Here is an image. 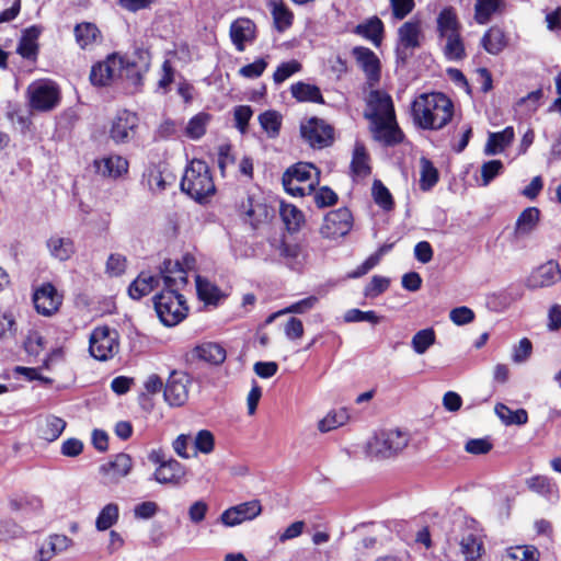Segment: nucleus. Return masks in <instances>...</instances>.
Returning a JSON list of instances; mask_svg holds the SVG:
<instances>
[{
	"instance_id": "0e129e2a",
	"label": "nucleus",
	"mask_w": 561,
	"mask_h": 561,
	"mask_svg": "<svg viewBox=\"0 0 561 561\" xmlns=\"http://www.w3.org/2000/svg\"><path fill=\"white\" fill-rule=\"evenodd\" d=\"M313 202L319 208L329 207L337 202L336 193L329 186H321L313 190Z\"/></svg>"
},
{
	"instance_id": "de8ad7c7",
	"label": "nucleus",
	"mask_w": 561,
	"mask_h": 561,
	"mask_svg": "<svg viewBox=\"0 0 561 561\" xmlns=\"http://www.w3.org/2000/svg\"><path fill=\"white\" fill-rule=\"evenodd\" d=\"M348 419L350 415L346 409L333 410L319 421L318 428L320 432L327 433L346 424Z\"/></svg>"
},
{
	"instance_id": "c9c22d12",
	"label": "nucleus",
	"mask_w": 561,
	"mask_h": 561,
	"mask_svg": "<svg viewBox=\"0 0 561 561\" xmlns=\"http://www.w3.org/2000/svg\"><path fill=\"white\" fill-rule=\"evenodd\" d=\"M270 5L275 30L279 33L288 30L294 23L291 10L285 4L284 0H271Z\"/></svg>"
},
{
	"instance_id": "4468645a",
	"label": "nucleus",
	"mask_w": 561,
	"mask_h": 561,
	"mask_svg": "<svg viewBox=\"0 0 561 561\" xmlns=\"http://www.w3.org/2000/svg\"><path fill=\"white\" fill-rule=\"evenodd\" d=\"M353 218L351 211L343 207L325 215L320 232L323 238L337 239L346 236L352 229Z\"/></svg>"
},
{
	"instance_id": "473e14b6",
	"label": "nucleus",
	"mask_w": 561,
	"mask_h": 561,
	"mask_svg": "<svg viewBox=\"0 0 561 561\" xmlns=\"http://www.w3.org/2000/svg\"><path fill=\"white\" fill-rule=\"evenodd\" d=\"M66 422L55 415H48L37 422V434L46 442L56 440L64 432Z\"/></svg>"
},
{
	"instance_id": "e433bc0d",
	"label": "nucleus",
	"mask_w": 561,
	"mask_h": 561,
	"mask_svg": "<svg viewBox=\"0 0 561 561\" xmlns=\"http://www.w3.org/2000/svg\"><path fill=\"white\" fill-rule=\"evenodd\" d=\"M507 45L504 31L499 26H491L481 38V46L491 55L500 54Z\"/></svg>"
},
{
	"instance_id": "2eb2a0df",
	"label": "nucleus",
	"mask_w": 561,
	"mask_h": 561,
	"mask_svg": "<svg viewBox=\"0 0 561 561\" xmlns=\"http://www.w3.org/2000/svg\"><path fill=\"white\" fill-rule=\"evenodd\" d=\"M263 507L259 500H251L225 510L219 519L226 527H236L251 522L262 514Z\"/></svg>"
},
{
	"instance_id": "8fccbe9b",
	"label": "nucleus",
	"mask_w": 561,
	"mask_h": 561,
	"mask_svg": "<svg viewBox=\"0 0 561 561\" xmlns=\"http://www.w3.org/2000/svg\"><path fill=\"white\" fill-rule=\"evenodd\" d=\"M436 342V333L432 328H426L423 330L417 331L412 340H411V346L413 351L422 355L426 353V351L433 346Z\"/></svg>"
},
{
	"instance_id": "79ce46f5",
	"label": "nucleus",
	"mask_w": 561,
	"mask_h": 561,
	"mask_svg": "<svg viewBox=\"0 0 561 561\" xmlns=\"http://www.w3.org/2000/svg\"><path fill=\"white\" fill-rule=\"evenodd\" d=\"M459 546L466 561H478L484 551L482 540L471 533L462 536Z\"/></svg>"
},
{
	"instance_id": "58836bf2",
	"label": "nucleus",
	"mask_w": 561,
	"mask_h": 561,
	"mask_svg": "<svg viewBox=\"0 0 561 561\" xmlns=\"http://www.w3.org/2000/svg\"><path fill=\"white\" fill-rule=\"evenodd\" d=\"M502 561H539L540 552L531 545L513 546L504 550Z\"/></svg>"
},
{
	"instance_id": "a18cd8bd",
	"label": "nucleus",
	"mask_w": 561,
	"mask_h": 561,
	"mask_svg": "<svg viewBox=\"0 0 561 561\" xmlns=\"http://www.w3.org/2000/svg\"><path fill=\"white\" fill-rule=\"evenodd\" d=\"M73 32L76 42L82 49L95 43L98 36L100 35V30L95 24L90 22H82L77 24Z\"/></svg>"
},
{
	"instance_id": "2f4dec72",
	"label": "nucleus",
	"mask_w": 561,
	"mask_h": 561,
	"mask_svg": "<svg viewBox=\"0 0 561 561\" xmlns=\"http://www.w3.org/2000/svg\"><path fill=\"white\" fill-rule=\"evenodd\" d=\"M39 34L41 31L36 26L25 28L16 48L18 54L25 59L35 60L38 55L37 39Z\"/></svg>"
},
{
	"instance_id": "774afa93",
	"label": "nucleus",
	"mask_w": 561,
	"mask_h": 561,
	"mask_svg": "<svg viewBox=\"0 0 561 561\" xmlns=\"http://www.w3.org/2000/svg\"><path fill=\"white\" fill-rule=\"evenodd\" d=\"M268 62L265 58H257L251 64H248L239 69V75L243 78L255 79L263 75L267 68Z\"/></svg>"
},
{
	"instance_id": "5701e85b",
	"label": "nucleus",
	"mask_w": 561,
	"mask_h": 561,
	"mask_svg": "<svg viewBox=\"0 0 561 561\" xmlns=\"http://www.w3.org/2000/svg\"><path fill=\"white\" fill-rule=\"evenodd\" d=\"M161 277L167 291L179 293L187 283L186 271L179 261H164Z\"/></svg>"
},
{
	"instance_id": "f257e3e1",
	"label": "nucleus",
	"mask_w": 561,
	"mask_h": 561,
	"mask_svg": "<svg viewBox=\"0 0 561 561\" xmlns=\"http://www.w3.org/2000/svg\"><path fill=\"white\" fill-rule=\"evenodd\" d=\"M414 125L424 130H439L454 116V103L443 92L422 93L411 105Z\"/></svg>"
},
{
	"instance_id": "864d4df0",
	"label": "nucleus",
	"mask_w": 561,
	"mask_h": 561,
	"mask_svg": "<svg viewBox=\"0 0 561 561\" xmlns=\"http://www.w3.org/2000/svg\"><path fill=\"white\" fill-rule=\"evenodd\" d=\"M444 49L445 57L448 60H462L466 57L465 44L460 33L446 36Z\"/></svg>"
},
{
	"instance_id": "7c9ffc66",
	"label": "nucleus",
	"mask_w": 561,
	"mask_h": 561,
	"mask_svg": "<svg viewBox=\"0 0 561 561\" xmlns=\"http://www.w3.org/2000/svg\"><path fill=\"white\" fill-rule=\"evenodd\" d=\"M226 355V350L220 344L213 342L202 343L193 350V356L211 365L224 363Z\"/></svg>"
},
{
	"instance_id": "7ed1b4c3",
	"label": "nucleus",
	"mask_w": 561,
	"mask_h": 561,
	"mask_svg": "<svg viewBox=\"0 0 561 561\" xmlns=\"http://www.w3.org/2000/svg\"><path fill=\"white\" fill-rule=\"evenodd\" d=\"M181 190L196 202H204L215 193V183L206 162L193 159L185 169Z\"/></svg>"
},
{
	"instance_id": "aec40b11",
	"label": "nucleus",
	"mask_w": 561,
	"mask_h": 561,
	"mask_svg": "<svg viewBox=\"0 0 561 561\" xmlns=\"http://www.w3.org/2000/svg\"><path fill=\"white\" fill-rule=\"evenodd\" d=\"M139 117L136 113L123 110L115 116L110 130L113 140L134 139L138 136Z\"/></svg>"
},
{
	"instance_id": "412c9836",
	"label": "nucleus",
	"mask_w": 561,
	"mask_h": 561,
	"mask_svg": "<svg viewBox=\"0 0 561 561\" xmlns=\"http://www.w3.org/2000/svg\"><path fill=\"white\" fill-rule=\"evenodd\" d=\"M93 167L99 175L111 180H117L128 172V161L117 154L95 159Z\"/></svg>"
},
{
	"instance_id": "393cba45",
	"label": "nucleus",
	"mask_w": 561,
	"mask_h": 561,
	"mask_svg": "<svg viewBox=\"0 0 561 561\" xmlns=\"http://www.w3.org/2000/svg\"><path fill=\"white\" fill-rule=\"evenodd\" d=\"M144 176L153 194L162 193L175 181V176L163 164L150 165Z\"/></svg>"
},
{
	"instance_id": "052dcab7",
	"label": "nucleus",
	"mask_w": 561,
	"mask_h": 561,
	"mask_svg": "<svg viewBox=\"0 0 561 561\" xmlns=\"http://www.w3.org/2000/svg\"><path fill=\"white\" fill-rule=\"evenodd\" d=\"M373 196L377 205L385 210H390L393 207V199L389 190L379 180L373 183Z\"/></svg>"
},
{
	"instance_id": "6e6d98bb",
	"label": "nucleus",
	"mask_w": 561,
	"mask_h": 561,
	"mask_svg": "<svg viewBox=\"0 0 561 561\" xmlns=\"http://www.w3.org/2000/svg\"><path fill=\"white\" fill-rule=\"evenodd\" d=\"M196 290L199 299L207 304H216L220 298L218 287L199 275L196 276Z\"/></svg>"
},
{
	"instance_id": "c85d7f7f",
	"label": "nucleus",
	"mask_w": 561,
	"mask_h": 561,
	"mask_svg": "<svg viewBox=\"0 0 561 561\" xmlns=\"http://www.w3.org/2000/svg\"><path fill=\"white\" fill-rule=\"evenodd\" d=\"M437 32L439 37H446L450 34H457L461 31L457 12L454 7L448 5L440 10L436 19Z\"/></svg>"
},
{
	"instance_id": "423d86ee",
	"label": "nucleus",
	"mask_w": 561,
	"mask_h": 561,
	"mask_svg": "<svg viewBox=\"0 0 561 561\" xmlns=\"http://www.w3.org/2000/svg\"><path fill=\"white\" fill-rule=\"evenodd\" d=\"M28 104L38 112H49L56 108L61 101L60 89L49 79L37 80L27 88Z\"/></svg>"
},
{
	"instance_id": "69168bd1",
	"label": "nucleus",
	"mask_w": 561,
	"mask_h": 561,
	"mask_svg": "<svg viewBox=\"0 0 561 561\" xmlns=\"http://www.w3.org/2000/svg\"><path fill=\"white\" fill-rule=\"evenodd\" d=\"M279 256L284 260V262L290 266L294 267L299 261L300 256V248L299 245L295 243H286L280 242L278 248Z\"/></svg>"
},
{
	"instance_id": "ddd939ff",
	"label": "nucleus",
	"mask_w": 561,
	"mask_h": 561,
	"mask_svg": "<svg viewBox=\"0 0 561 561\" xmlns=\"http://www.w3.org/2000/svg\"><path fill=\"white\" fill-rule=\"evenodd\" d=\"M190 376L180 370H173L163 388V397L170 407H182L188 399Z\"/></svg>"
},
{
	"instance_id": "ea45409f",
	"label": "nucleus",
	"mask_w": 561,
	"mask_h": 561,
	"mask_svg": "<svg viewBox=\"0 0 561 561\" xmlns=\"http://www.w3.org/2000/svg\"><path fill=\"white\" fill-rule=\"evenodd\" d=\"M159 284V278L142 272L138 277L129 285L128 294L133 299H140L144 296L150 294L156 286Z\"/></svg>"
},
{
	"instance_id": "0eeeda50",
	"label": "nucleus",
	"mask_w": 561,
	"mask_h": 561,
	"mask_svg": "<svg viewBox=\"0 0 561 561\" xmlns=\"http://www.w3.org/2000/svg\"><path fill=\"white\" fill-rule=\"evenodd\" d=\"M153 304L158 318L165 327L176 325L186 317L187 308L179 293L164 290L154 297Z\"/></svg>"
},
{
	"instance_id": "39448f33",
	"label": "nucleus",
	"mask_w": 561,
	"mask_h": 561,
	"mask_svg": "<svg viewBox=\"0 0 561 561\" xmlns=\"http://www.w3.org/2000/svg\"><path fill=\"white\" fill-rule=\"evenodd\" d=\"M237 208L242 219L254 229L266 226L274 216V209L259 190L250 191L242 196Z\"/></svg>"
},
{
	"instance_id": "6e6552de",
	"label": "nucleus",
	"mask_w": 561,
	"mask_h": 561,
	"mask_svg": "<svg viewBox=\"0 0 561 561\" xmlns=\"http://www.w3.org/2000/svg\"><path fill=\"white\" fill-rule=\"evenodd\" d=\"M89 351L101 362L113 358L119 351L118 332L108 327L95 328L90 334Z\"/></svg>"
},
{
	"instance_id": "5fc2aeb1",
	"label": "nucleus",
	"mask_w": 561,
	"mask_h": 561,
	"mask_svg": "<svg viewBox=\"0 0 561 561\" xmlns=\"http://www.w3.org/2000/svg\"><path fill=\"white\" fill-rule=\"evenodd\" d=\"M119 508L115 503L106 504L99 513L95 527L100 531L110 529L118 519Z\"/></svg>"
},
{
	"instance_id": "4be33fe9",
	"label": "nucleus",
	"mask_w": 561,
	"mask_h": 561,
	"mask_svg": "<svg viewBox=\"0 0 561 561\" xmlns=\"http://www.w3.org/2000/svg\"><path fill=\"white\" fill-rule=\"evenodd\" d=\"M230 37L238 51L245 49L247 43H253L256 39V25L249 18H239L230 25Z\"/></svg>"
},
{
	"instance_id": "e2e57ef3",
	"label": "nucleus",
	"mask_w": 561,
	"mask_h": 561,
	"mask_svg": "<svg viewBox=\"0 0 561 561\" xmlns=\"http://www.w3.org/2000/svg\"><path fill=\"white\" fill-rule=\"evenodd\" d=\"M127 260L123 254L112 253L105 264V273L112 277L121 276L125 273Z\"/></svg>"
},
{
	"instance_id": "338daca9",
	"label": "nucleus",
	"mask_w": 561,
	"mask_h": 561,
	"mask_svg": "<svg viewBox=\"0 0 561 561\" xmlns=\"http://www.w3.org/2000/svg\"><path fill=\"white\" fill-rule=\"evenodd\" d=\"M394 20L405 19L415 8L414 0H389Z\"/></svg>"
},
{
	"instance_id": "20e7f679",
	"label": "nucleus",
	"mask_w": 561,
	"mask_h": 561,
	"mask_svg": "<svg viewBox=\"0 0 561 561\" xmlns=\"http://www.w3.org/2000/svg\"><path fill=\"white\" fill-rule=\"evenodd\" d=\"M409 444V435L400 430H382L365 444V455L370 459H387L401 453Z\"/></svg>"
},
{
	"instance_id": "c756f323",
	"label": "nucleus",
	"mask_w": 561,
	"mask_h": 561,
	"mask_svg": "<svg viewBox=\"0 0 561 561\" xmlns=\"http://www.w3.org/2000/svg\"><path fill=\"white\" fill-rule=\"evenodd\" d=\"M505 0H477L474 4V21L484 25L494 14H502L505 10Z\"/></svg>"
},
{
	"instance_id": "f8f14e48",
	"label": "nucleus",
	"mask_w": 561,
	"mask_h": 561,
	"mask_svg": "<svg viewBox=\"0 0 561 561\" xmlns=\"http://www.w3.org/2000/svg\"><path fill=\"white\" fill-rule=\"evenodd\" d=\"M64 296L49 282L34 288L32 301L37 313L51 317L57 313L62 305Z\"/></svg>"
},
{
	"instance_id": "a211bd4d",
	"label": "nucleus",
	"mask_w": 561,
	"mask_h": 561,
	"mask_svg": "<svg viewBox=\"0 0 561 561\" xmlns=\"http://www.w3.org/2000/svg\"><path fill=\"white\" fill-rule=\"evenodd\" d=\"M352 55L365 73L369 87H375L381 78V64L378 56L365 46H355Z\"/></svg>"
},
{
	"instance_id": "4d7b16f0",
	"label": "nucleus",
	"mask_w": 561,
	"mask_h": 561,
	"mask_svg": "<svg viewBox=\"0 0 561 561\" xmlns=\"http://www.w3.org/2000/svg\"><path fill=\"white\" fill-rule=\"evenodd\" d=\"M259 122L268 137L275 138L278 136L282 126V116L276 111H265L261 113L259 115Z\"/></svg>"
},
{
	"instance_id": "6ab92c4d",
	"label": "nucleus",
	"mask_w": 561,
	"mask_h": 561,
	"mask_svg": "<svg viewBox=\"0 0 561 561\" xmlns=\"http://www.w3.org/2000/svg\"><path fill=\"white\" fill-rule=\"evenodd\" d=\"M561 280V268L557 261L550 260L534 268L526 279L530 289L552 286Z\"/></svg>"
},
{
	"instance_id": "3c124183",
	"label": "nucleus",
	"mask_w": 561,
	"mask_h": 561,
	"mask_svg": "<svg viewBox=\"0 0 561 561\" xmlns=\"http://www.w3.org/2000/svg\"><path fill=\"white\" fill-rule=\"evenodd\" d=\"M210 119L211 115L206 112H199L194 115L187 123L185 129L186 136L193 139L202 138L206 133Z\"/></svg>"
},
{
	"instance_id": "a878e982",
	"label": "nucleus",
	"mask_w": 561,
	"mask_h": 561,
	"mask_svg": "<svg viewBox=\"0 0 561 561\" xmlns=\"http://www.w3.org/2000/svg\"><path fill=\"white\" fill-rule=\"evenodd\" d=\"M72 546V540L66 535L54 534L48 536L39 547V561H49L56 554L68 550Z\"/></svg>"
},
{
	"instance_id": "72a5a7b5",
	"label": "nucleus",
	"mask_w": 561,
	"mask_h": 561,
	"mask_svg": "<svg viewBox=\"0 0 561 561\" xmlns=\"http://www.w3.org/2000/svg\"><path fill=\"white\" fill-rule=\"evenodd\" d=\"M529 490L541 495L549 502L559 500V490L552 480L546 476H535L526 480Z\"/></svg>"
},
{
	"instance_id": "f03ea898",
	"label": "nucleus",
	"mask_w": 561,
	"mask_h": 561,
	"mask_svg": "<svg viewBox=\"0 0 561 561\" xmlns=\"http://www.w3.org/2000/svg\"><path fill=\"white\" fill-rule=\"evenodd\" d=\"M375 140H404V134L396 119L392 98L385 91L371 90L367 102Z\"/></svg>"
},
{
	"instance_id": "603ef678",
	"label": "nucleus",
	"mask_w": 561,
	"mask_h": 561,
	"mask_svg": "<svg viewBox=\"0 0 561 561\" xmlns=\"http://www.w3.org/2000/svg\"><path fill=\"white\" fill-rule=\"evenodd\" d=\"M495 413L507 425H511V424L524 425L528 421V414H527L526 410L519 409V410L513 411L503 403H497L495 405Z\"/></svg>"
},
{
	"instance_id": "09e8293b",
	"label": "nucleus",
	"mask_w": 561,
	"mask_h": 561,
	"mask_svg": "<svg viewBox=\"0 0 561 561\" xmlns=\"http://www.w3.org/2000/svg\"><path fill=\"white\" fill-rule=\"evenodd\" d=\"M504 171V164L501 160L494 159L482 163L480 168V178H477L479 186H488L496 176Z\"/></svg>"
},
{
	"instance_id": "bb28decb",
	"label": "nucleus",
	"mask_w": 561,
	"mask_h": 561,
	"mask_svg": "<svg viewBox=\"0 0 561 561\" xmlns=\"http://www.w3.org/2000/svg\"><path fill=\"white\" fill-rule=\"evenodd\" d=\"M354 33L370 41L376 47H379L383 39L385 25L377 15H374L365 22L357 24L354 28Z\"/></svg>"
},
{
	"instance_id": "49530a36",
	"label": "nucleus",
	"mask_w": 561,
	"mask_h": 561,
	"mask_svg": "<svg viewBox=\"0 0 561 561\" xmlns=\"http://www.w3.org/2000/svg\"><path fill=\"white\" fill-rule=\"evenodd\" d=\"M279 213L287 229L290 231H297L305 221L302 211L293 204L282 203Z\"/></svg>"
},
{
	"instance_id": "680f3d73",
	"label": "nucleus",
	"mask_w": 561,
	"mask_h": 561,
	"mask_svg": "<svg viewBox=\"0 0 561 561\" xmlns=\"http://www.w3.org/2000/svg\"><path fill=\"white\" fill-rule=\"evenodd\" d=\"M381 320V317H379L375 311H362L359 309L353 308L348 309L344 313V321L347 323L352 322H369L373 324L379 323Z\"/></svg>"
},
{
	"instance_id": "9b49d317",
	"label": "nucleus",
	"mask_w": 561,
	"mask_h": 561,
	"mask_svg": "<svg viewBox=\"0 0 561 561\" xmlns=\"http://www.w3.org/2000/svg\"><path fill=\"white\" fill-rule=\"evenodd\" d=\"M134 460L125 453H119L99 467L101 483L105 486L118 485L133 470Z\"/></svg>"
},
{
	"instance_id": "cd10ccee",
	"label": "nucleus",
	"mask_w": 561,
	"mask_h": 561,
	"mask_svg": "<svg viewBox=\"0 0 561 561\" xmlns=\"http://www.w3.org/2000/svg\"><path fill=\"white\" fill-rule=\"evenodd\" d=\"M49 254L60 261H68L76 252L75 242L69 237L51 236L46 242Z\"/></svg>"
},
{
	"instance_id": "bf43d9fd",
	"label": "nucleus",
	"mask_w": 561,
	"mask_h": 561,
	"mask_svg": "<svg viewBox=\"0 0 561 561\" xmlns=\"http://www.w3.org/2000/svg\"><path fill=\"white\" fill-rule=\"evenodd\" d=\"M301 69L302 65L296 59L282 62L277 66L276 70L274 71L273 80L276 84H280L288 78H290L293 75L299 72Z\"/></svg>"
},
{
	"instance_id": "f704fd0d",
	"label": "nucleus",
	"mask_w": 561,
	"mask_h": 561,
	"mask_svg": "<svg viewBox=\"0 0 561 561\" xmlns=\"http://www.w3.org/2000/svg\"><path fill=\"white\" fill-rule=\"evenodd\" d=\"M290 93L298 102L324 104L321 90L316 84L298 81L290 85Z\"/></svg>"
},
{
	"instance_id": "37998d69",
	"label": "nucleus",
	"mask_w": 561,
	"mask_h": 561,
	"mask_svg": "<svg viewBox=\"0 0 561 561\" xmlns=\"http://www.w3.org/2000/svg\"><path fill=\"white\" fill-rule=\"evenodd\" d=\"M439 180L438 170L426 157L420 159V188L424 192L432 190Z\"/></svg>"
},
{
	"instance_id": "1a4fd4ad",
	"label": "nucleus",
	"mask_w": 561,
	"mask_h": 561,
	"mask_svg": "<svg viewBox=\"0 0 561 561\" xmlns=\"http://www.w3.org/2000/svg\"><path fill=\"white\" fill-rule=\"evenodd\" d=\"M135 69V62H126L125 59L118 54L113 53L106 57L103 61L95 62L90 71V81L95 87H106L113 81L116 72L126 69Z\"/></svg>"
},
{
	"instance_id": "13d9d810",
	"label": "nucleus",
	"mask_w": 561,
	"mask_h": 561,
	"mask_svg": "<svg viewBox=\"0 0 561 561\" xmlns=\"http://www.w3.org/2000/svg\"><path fill=\"white\" fill-rule=\"evenodd\" d=\"M195 455L198 453L209 455L215 449V436L208 430H201L194 437Z\"/></svg>"
},
{
	"instance_id": "4c0bfd02",
	"label": "nucleus",
	"mask_w": 561,
	"mask_h": 561,
	"mask_svg": "<svg viewBox=\"0 0 561 561\" xmlns=\"http://www.w3.org/2000/svg\"><path fill=\"white\" fill-rule=\"evenodd\" d=\"M351 172L354 178L364 179L370 175V157L363 145H356L351 161Z\"/></svg>"
},
{
	"instance_id": "9d476101",
	"label": "nucleus",
	"mask_w": 561,
	"mask_h": 561,
	"mask_svg": "<svg viewBox=\"0 0 561 561\" xmlns=\"http://www.w3.org/2000/svg\"><path fill=\"white\" fill-rule=\"evenodd\" d=\"M296 180L300 183H312L314 186L319 184L320 171L309 162H298L295 165L288 168L282 178V183L285 191L295 197L306 196V188H291V181Z\"/></svg>"
},
{
	"instance_id": "f3484780",
	"label": "nucleus",
	"mask_w": 561,
	"mask_h": 561,
	"mask_svg": "<svg viewBox=\"0 0 561 561\" xmlns=\"http://www.w3.org/2000/svg\"><path fill=\"white\" fill-rule=\"evenodd\" d=\"M152 462L158 463L153 472V480L160 484L180 485L183 483L186 471L184 466L175 459L160 461L159 456L152 453L149 456Z\"/></svg>"
},
{
	"instance_id": "dca6fc26",
	"label": "nucleus",
	"mask_w": 561,
	"mask_h": 561,
	"mask_svg": "<svg viewBox=\"0 0 561 561\" xmlns=\"http://www.w3.org/2000/svg\"><path fill=\"white\" fill-rule=\"evenodd\" d=\"M422 30L419 20L404 22L398 30V43L396 54L402 62L409 58V50H413L421 46Z\"/></svg>"
},
{
	"instance_id": "a19ab883",
	"label": "nucleus",
	"mask_w": 561,
	"mask_h": 561,
	"mask_svg": "<svg viewBox=\"0 0 561 561\" xmlns=\"http://www.w3.org/2000/svg\"><path fill=\"white\" fill-rule=\"evenodd\" d=\"M540 211L537 207H528L518 216L515 225V234L524 237L529 234L538 225Z\"/></svg>"
},
{
	"instance_id": "b1692460",
	"label": "nucleus",
	"mask_w": 561,
	"mask_h": 561,
	"mask_svg": "<svg viewBox=\"0 0 561 561\" xmlns=\"http://www.w3.org/2000/svg\"><path fill=\"white\" fill-rule=\"evenodd\" d=\"M301 137L305 140H334V127L319 117H311L300 126Z\"/></svg>"
},
{
	"instance_id": "c03bdc74",
	"label": "nucleus",
	"mask_w": 561,
	"mask_h": 561,
	"mask_svg": "<svg viewBox=\"0 0 561 561\" xmlns=\"http://www.w3.org/2000/svg\"><path fill=\"white\" fill-rule=\"evenodd\" d=\"M9 507L14 513L27 514L39 512L43 508V502L37 496L15 495L9 500Z\"/></svg>"
}]
</instances>
